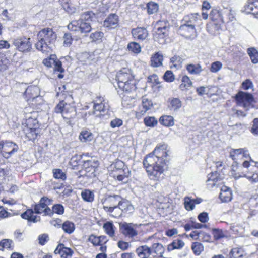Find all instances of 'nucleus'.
Returning a JSON list of instances; mask_svg holds the SVG:
<instances>
[{
	"label": "nucleus",
	"instance_id": "obj_3",
	"mask_svg": "<svg viewBox=\"0 0 258 258\" xmlns=\"http://www.w3.org/2000/svg\"><path fill=\"white\" fill-rule=\"evenodd\" d=\"M84 19L72 21L68 25V28L73 31H80L81 33H87L91 31L92 27L90 13L86 12L84 14Z\"/></svg>",
	"mask_w": 258,
	"mask_h": 258
},
{
	"label": "nucleus",
	"instance_id": "obj_55",
	"mask_svg": "<svg viewBox=\"0 0 258 258\" xmlns=\"http://www.w3.org/2000/svg\"><path fill=\"white\" fill-rule=\"evenodd\" d=\"M212 234L215 239L218 240L225 237V234L222 230L214 229L212 230Z\"/></svg>",
	"mask_w": 258,
	"mask_h": 258
},
{
	"label": "nucleus",
	"instance_id": "obj_9",
	"mask_svg": "<svg viewBox=\"0 0 258 258\" xmlns=\"http://www.w3.org/2000/svg\"><path fill=\"white\" fill-rule=\"evenodd\" d=\"M43 63L47 67H54V71L61 73L57 75L58 78L61 79L63 75L61 73L64 72V70L62 68V63L60 61L57 59L56 55H52L49 57L44 59Z\"/></svg>",
	"mask_w": 258,
	"mask_h": 258
},
{
	"label": "nucleus",
	"instance_id": "obj_35",
	"mask_svg": "<svg viewBox=\"0 0 258 258\" xmlns=\"http://www.w3.org/2000/svg\"><path fill=\"white\" fill-rule=\"evenodd\" d=\"M93 138V135L88 130H83L79 135V139L82 142L91 141Z\"/></svg>",
	"mask_w": 258,
	"mask_h": 258
},
{
	"label": "nucleus",
	"instance_id": "obj_48",
	"mask_svg": "<svg viewBox=\"0 0 258 258\" xmlns=\"http://www.w3.org/2000/svg\"><path fill=\"white\" fill-rule=\"evenodd\" d=\"M25 137L29 141H33L37 137L39 130H25Z\"/></svg>",
	"mask_w": 258,
	"mask_h": 258
},
{
	"label": "nucleus",
	"instance_id": "obj_46",
	"mask_svg": "<svg viewBox=\"0 0 258 258\" xmlns=\"http://www.w3.org/2000/svg\"><path fill=\"white\" fill-rule=\"evenodd\" d=\"M13 242L10 239H3L0 242V250L4 251L5 250L11 249L13 246Z\"/></svg>",
	"mask_w": 258,
	"mask_h": 258
},
{
	"label": "nucleus",
	"instance_id": "obj_18",
	"mask_svg": "<svg viewBox=\"0 0 258 258\" xmlns=\"http://www.w3.org/2000/svg\"><path fill=\"white\" fill-rule=\"evenodd\" d=\"M247 169L242 166H238L237 162L233 163L232 166L231 176L235 179H238L240 177H245L242 174H246Z\"/></svg>",
	"mask_w": 258,
	"mask_h": 258
},
{
	"label": "nucleus",
	"instance_id": "obj_11",
	"mask_svg": "<svg viewBox=\"0 0 258 258\" xmlns=\"http://www.w3.org/2000/svg\"><path fill=\"white\" fill-rule=\"evenodd\" d=\"M30 39L29 38L25 37L17 38L14 40L13 45L19 51L29 52L32 49V44L30 42Z\"/></svg>",
	"mask_w": 258,
	"mask_h": 258
},
{
	"label": "nucleus",
	"instance_id": "obj_19",
	"mask_svg": "<svg viewBox=\"0 0 258 258\" xmlns=\"http://www.w3.org/2000/svg\"><path fill=\"white\" fill-rule=\"evenodd\" d=\"M73 251L71 249L66 247L63 244H59L54 250L55 254H58L61 258H71Z\"/></svg>",
	"mask_w": 258,
	"mask_h": 258
},
{
	"label": "nucleus",
	"instance_id": "obj_17",
	"mask_svg": "<svg viewBox=\"0 0 258 258\" xmlns=\"http://www.w3.org/2000/svg\"><path fill=\"white\" fill-rule=\"evenodd\" d=\"M217 172H212L207 176L206 186L209 189H212L214 187H217L219 185L220 178Z\"/></svg>",
	"mask_w": 258,
	"mask_h": 258
},
{
	"label": "nucleus",
	"instance_id": "obj_4",
	"mask_svg": "<svg viewBox=\"0 0 258 258\" xmlns=\"http://www.w3.org/2000/svg\"><path fill=\"white\" fill-rule=\"evenodd\" d=\"M251 163H254V164H251L248 160H245L243 162V166L247 169L246 174H242L245 176L248 181L251 183L258 182V162H255L251 160Z\"/></svg>",
	"mask_w": 258,
	"mask_h": 258
},
{
	"label": "nucleus",
	"instance_id": "obj_15",
	"mask_svg": "<svg viewBox=\"0 0 258 258\" xmlns=\"http://www.w3.org/2000/svg\"><path fill=\"white\" fill-rule=\"evenodd\" d=\"M130 175L131 171L127 167H124V168L121 170H113V176L115 179L124 183L127 182V178Z\"/></svg>",
	"mask_w": 258,
	"mask_h": 258
},
{
	"label": "nucleus",
	"instance_id": "obj_59",
	"mask_svg": "<svg viewBox=\"0 0 258 258\" xmlns=\"http://www.w3.org/2000/svg\"><path fill=\"white\" fill-rule=\"evenodd\" d=\"M81 157L80 155H75L73 156L70 160V164L74 167L77 166L79 162L81 161Z\"/></svg>",
	"mask_w": 258,
	"mask_h": 258
},
{
	"label": "nucleus",
	"instance_id": "obj_33",
	"mask_svg": "<svg viewBox=\"0 0 258 258\" xmlns=\"http://www.w3.org/2000/svg\"><path fill=\"white\" fill-rule=\"evenodd\" d=\"M159 122L166 127H170L174 124L173 117L170 115H163L159 118Z\"/></svg>",
	"mask_w": 258,
	"mask_h": 258
},
{
	"label": "nucleus",
	"instance_id": "obj_36",
	"mask_svg": "<svg viewBox=\"0 0 258 258\" xmlns=\"http://www.w3.org/2000/svg\"><path fill=\"white\" fill-rule=\"evenodd\" d=\"M164 250V248L161 244L156 243L153 244L151 253L154 252L155 253L156 256L162 257Z\"/></svg>",
	"mask_w": 258,
	"mask_h": 258
},
{
	"label": "nucleus",
	"instance_id": "obj_1",
	"mask_svg": "<svg viewBox=\"0 0 258 258\" xmlns=\"http://www.w3.org/2000/svg\"><path fill=\"white\" fill-rule=\"evenodd\" d=\"M169 152L167 144H159L153 152L146 157L143 164L151 179L158 180L161 178Z\"/></svg>",
	"mask_w": 258,
	"mask_h": 258
},
{
	"label": "nucleus",
	"instance_id": "obj_49",
	"mask_svg": "<svg viewBox=\"0 0 258 258\" xmlns=\"http://www.w3.org/2000/svg\"><path fill=\"white\" fill-rule=\"evenodd\" d=\"M127 48L128 50L135 53H139L141 52V46L140 45L136 42H131L128 44Z\"/></svg>",
	"mask_w": 258,
	"mask_h": 258
},
{
	"label": "nucleus",
	"instance_id": "obj_2",
	"mask_svg": "<svg viewBox=\"0 0 258 258\" xmlns=\"http://www.w3.org/2000/svg\"><path fill=\"white\" fill-rule=\"evenodd\" d=\"M56 38V33L51 28H44L37 34L38 42L35 44V47L44 53H49L53 49Z\"/></svg>",
	"mask_w": 258,
	"mask_h": 258
},
{
	"label": "nucleus",
	"instance_id": "obj_32",
	"mask_svg": "<svg viewBox=\"0 0 258 258\" xmlns=\"http://www.w3.org/2000/svg\"><path fill=\"white\" fill-rule=\"evenodd\" d=\"M103 229L105 233L110 237H113L114 236L115 227L114 226L112 222H107L104 224Z\"/></svg>",
	"mask_w": 258,
	"mask_h": 258
},
{
	"label": "nucleus",
	"instance_id": "obj_51",
	"mask_svg": "<svg viewBox=\"0 0 258 258\" xmlns=\"http://www.w3.org/2000/svg\"><path fill=\"white\" fill-rule=\"evenodd\" d=\"M198 14H194L185 17L184 18L185 24H194V26H195L198 20Z\"/></svg>",
	"mask_w": 258,
	"mask_h": 258
},
{
	"label": "nucleus",
	"instance_id": "obj_61",
	"mask_svg": "<svg viewBox=\"0 0 258 258\" xmlns=\"http://www.w3.org/2000/svg\"><path fill=\"white\" fill-rule=\"evenodd\" d=\"M155 28L162 29V30L165 28L169 30V24L166 21H159L156 23Z\"/></svg>",
	"mask_w": 258,
	"mask_h": 258
},
{
	"label": "nucleus",
	"instance_id": "obj_24",
	"mask_svg": "<svg viewBox=\"0 0 258 258\" xmlns=\"http://www.w3.org/2000/svg\"><path fill=\"white\" fill-rule=\"evenodd\" d=\"M117 209L119 210V211L116 215L113 216L114 217H117L120 216L122 212H126L132 211L133 210V207L128 201L122 200L121 198Z\"/></svg>",
	"mask_w": 258,
	"mask_h": 258
},
{
	"label": "nucleus",
	"instance_id": "obj_7",
	"mask_svg": "<svg viewBox=\"0 0 258 258\" xmlns=\"http://www.w3.org/2000/svg\"><path fill=\"white\" fill-rule=\"evenodd\" d=\"M138 226L137 224L133 223L123 222L119 224V228L121 233L126 237L134 238L136 237L138 234L137 228Z\"/></svg>",
	"mask_w": 258,
	"mask_h": 258
},
{
	"label": "nucleus",
	"instance_id": "obj_13",
	"mask_svg": "<svg viewBox=\"0 0 258 258\" xmlns=\"http://www.w3.org/2000/svg\"><path fill=\"white\" fill-rule=\"evenodd\" d=\"M116 80L117 83L123 81L136 82L131 70L126 68L122 69L117 73Z\"/></svg>",
	"mask_w": 258,
	"mask_h": 258
},
{
	"label": "nucleus",
	"instance_id": "obj_8",
	"mask_svg": "<svg viewBox=\"0 0 258 258\" xmlns=\"http://www.w3.org/2000/svg\"><path fill=\"white\" fill-rule=\"evenodd\" d=\"M55 111L57 113H62L63 117L67 119L73 118L76 115L75 108L66 104L63 101L60 102L56 106Z\"/></svg>",
	"mask_w": 258,
	"mask_h": 258
},
{
	"label": "nucleus",
	"instance_id": "obj_56",
	"mask_svg": "<svg viewBox=\"0 0 258 258\" xmlns=\"http://www.w3.org/2000/svg\"><path fill=\"white\" fill-rule=\"evenodd\" d=\"M170 105L174 110H177L181 107V102L178 98H173L170 101Z\"/></svg>",
	"mask_w": 258,
	"mask_h": 258
},
{
	"label": "nucleus",
	"instance_id": "obj_57",
	"mask_svg": "<svg viewBox=\"0 0 258 258\" xmlns=\"http://www.w3.org/2000/svg\"><path fill=\"white\" fill-rule=\"evenodd\" d=\"M219 92V89L217 87L215 86H208V89L207 92V95L210 96L213 95H217Z\"/></svg>",
	"mask_w": 258,
	"mask_h": 258
},
{
	"label": "nucleus",
	"instance_id": "obj_28",
	"mask_svg": "<svg viewBox=\"0 0 258 258\" xmlns=\"http://www.w3.org/2000/svg\"><path fill=\"white\" fill-rule=\"evenodd\" d=\"M98 163L97 161L95 160H89L84 161L83 166L87 172L94 173L96 168L98 167Z\"/></svg>",
	"mask_w": 258,
	"mask_h": 258
},
{
	"label": "nucleus",
	"instance_id": "obj_14",
	"mask_svg": "<svg viewBox=\"0 0 258 258\" xmlns=\"http://www.w3.org/2000/svg\"><path fill=\"white\" fill-rule=\"evenodd\" d=\"M93 107L94 111L92 112V114L89 113V114L91 116V119H94L96 117H101L103 115L102 113L105 112L108 109L107 106L104 103L99 104L97 100L94 101Z\"/></svg>",
	"mask_w": 258,
	"mask_h": 258
},
{
	"label": "nucleus",
	"instance_id": "obj_30",
	"mask_svg": "<svg viewBox=\"0 0 258 258\" xmlns=\"http://www.w3.org/2000/svg\"><path fill=\"white\" fill-rule=\"evenodd\" d=\"M21 217L23 219L33 222H36L39 220V217L34 215L33 211L31 209L27 210L25 212L22 214Z\"/></svg>",
	"mask_w": 258,
	"mask_h": 258
},
{
	"label": "nucleus",
	"instance_id": "obj_45",
	"mask_svg": "<svg viewBox=\"0 0 258 258\" xmlns=\"http://www.w3.org/2000/svg\"><path fill=\"white\" fill-rule=\"evenodd\" d=\"M191 249L195 254L199 255L204 250V246L200 242H195L192 243Z\"/></svg>",
	"mask_w": 258,
	"mask_h": 258
},
{
	"label": "nucleus",
	"instance_id": "obj_43",
	"mask_svg": "<svg viewBox=\"0 0 258 258\" xmlns=\"http://www.w3.org/2000/svg\"><path fill=\"white\" fill-rule=\"evenodd\" d=\"M181 84L179 86V88L182 90H186L192 85V82L189 77L187 76H183L181 80Z\"/></svg>",
	"mask_w": 258,
	"mask_h": 258
},
{
	"label": "nucleus",
	"instance_id": "obj_63",
	"mask_svg": "<svg viewBox=\"0 0 258 258\" xmlns=\"http://www.w3.org/2000/svg\"><path fill=\"white\" fill-rule=\"evenodd\" d=\"M163 78L166 81L171 82L174 81V76L171 71H167L163 76Z\"/></svg>",
	"mask_w": 258,
	"mask_h": 258
},
{
	"label": "nucleus",
	"instance_id": "obj_29",
	"mask_svg": "<svg viewBox=\"0 0 258 258\" xmlns=\"http://www.w3.org/2000/svg\"><path fill=\"white\" fill-rule=\"evenodd\" d=\"M136 252L140 258H148L151 254V249L148 246L144 245L138 247Z\"/></svg>",
	"mask_w": 258,
	"mask_h": 258
},
{
	"label": "nucleus",
	"instance_id": "obj_53",
	"mask_svg": "<svg viewBox=\"0 0 258 258\" xmlns=\"http://www.w3.org/2000/svg\"><path fill=\"white\" fill-rule=\"evenodd\" d=\"M144 122L146 126L153 127L157 124V120L154 117H148L145 118Z\"/></svg>",
	"mask_w": 258,
	"mask_h": 258
},
{
	"label": "nucleus",
	"instance_id": "obj_42",
	"mask_svg": "<svg viewBox=\"0 0 258 258\" xmlns=\"http://www.w3.org/2000/svg\"><path fill=\"white\" fill-rule=\"evenodd\" d=\"M258 4V1L256 0H248L245 5V10L248 13L257 14L258 11L255 10V5Z\"/></svg>",
	"mask_w": 258,
	"mask_h": 258
},
{
	"label": "nucleus",
	"instance_id": "obj_64",
	"mask_svg": "<svg viewBox=\"0 0 258 258\" xmlns=\"http://www.w3.org/2000/svg\"><path fill=\"white\" fill-rule=\"evenodd\" d=\"M171 62L175 68L180 67L181 61V58L179 56L175 55L170 59Z\"/></svg>",
	"mask_w": 258,
	"mask_h": 258
},
{
	"label": "nucleus",
	"instance_id": "obj_50",
	"mask_svg": "<svg viewBox=\"0 0 258 258\" xmlns=\"http://www.w3.org/2000/svg\"><path fill=\"white\" fill-rule=\"evenodd\" d=\"M158 5L153 2H150L147 4V10L148 13L151 14L157 12L158 10Z\"/></svg>",
	"mask_w": 258,
	"mask_h": 258
},
{
	"label": "nucleus",
	"instance_id": "obj_34",
	"mask_svg": "<svg viewBox=\"0 0 258 258\" xmlns=\"http://www.w3.org/2000/svg\"><path fill=\"white\" fill-rule=\"evenodd\" d=\"M163 56L159 53H155L151 58V64L153 67H158L162 65Z\"/></svg>",
	"mask_w": 258,
	"mask_h": 258
},
{
	"label": "nucleus",
	"instance_id": "obj_41",
	"mask_svg": "<svg viewBox=\"0 0 258 258\" xmlns=\"http://www.w3.org/2000/svg\"><path fill=\"white\" fill-rule=\"evenodd\" d=\"M81 197L84 201L87 202H92L94 199L93 192L89 189H85L81 192Z\"/></svg>",
	"mask_w": 258,
	"mask_h": 258
},
{
	"label": "nucleus",
	"instance_id": "obj_47",
	"mask_svg": "<svg viewBox=\"0 0 258 258\" xmlns=\"http://www.w3.org/2000/svg\"><path fill=\"white\" fill-rule=\"evenodd\" d=\"M62 227L64 231L68 234L73 233L75 230L74 224L70 221L64 222Z\"/></svg>",
	"mask_w": 258,
	"mask_h": 258
},
{
	"label": "nucleus",
	"instance_id": "obj_62",
	"mask_svg": "<svg viewBox=\"0 0 258 258\" xmlns=\"http://www.w3.org/2000/svg\"><path fill=\"white\" fill-rule=\"evenodd\" d=\"M222 64L220 61H216L212 63L210 71L212 72L216 73L220 70L222 68Z\"/></svg>",
	"mask_w": 258,
	"mask_h": 258
},
{
	"label": "nucleus",
	"instance_id": "obj_23",
	"mask_svg": "<svg viewBox=\"0 0 258 258\" xmlns=\"http://www.w3.org/2000/svg\"><path fill=\"white\" fill-rule=\"evenodd\" d=\"M168 30L163 28V30L160 28H155L153 32V38L155 41L162 43L164 42V39L168 35Z\"/></svg>",
	"mask_w": 258,
	"mask_h": 258
},
{
	"label": "nucleus",
	"instance_id": "obj_6",
	"mask_svg": "<svg viewBox=\"0 0 258 258\" xmlns=\"http://www.w3.org/2000/svg\"><path fill=\"white\" fill-rule=\"evenodd\" d=\"M235 100L238 106L248 110L251 107L254 98L250 93L239 91L235 96Z\"/></svg>",
	"mask_w": 258,
	"mask_h": 258
},
{
	"label": "nucleus",
	"instance_id": "obj_26",
	"mask_svg": "<svg viewBox=\"0 0 258 258\" xmlns=\"http://www.w3.org/2000/svg\"><path fill=\"white\" fill-rule=\"evenodd\" d=\"M117 86L119 89L126 92L134 91L136 89V82H133L123 81L117 82Z\"/></svg>",
	"mask_w": 258,
	"mask_h": 258
},
{
	"label": "nucleus",
	"instance_id": "obj_37",
	"mask_svg": "<svg viewBox=\"0 0 258 258\" xmlns=\"http://www.w3.org/2000/svg\"><path fill=\"white\" fill-rule=\"evenodd\" d=\"M184 245L185 243L182 240L180 239L175 240L168 245L167 249L169 251L174 249H180L183 248Z\"/></svg>",
	"mask_w": 258,
	"mask_h": 258
},
{
	"label": "nucleus",
	"instance_id": "obj_12",
	"mask_svg": "<svg viewBox=\"0 0 258 258\" xmlns=\"http://www.w3.org/2000/svg\"><path fill=\"white\" fill-rule=\"evenodd\" d=\"M51 201L47 198L43 197L41 199L39 204L36 205L34 207L35 213L40 214L44 213L45 215H48L51 213V210L48 206L51 204Z\"/></svg>",
	"mask_w": 258,
	"mask_h": 258
},
{
	"label": "nucleus",
	"instance_id": "obj_38",
	"mask_svg": "<svg viewBox=\"0 0 258 258\" xmlns=\"http://www.w3.org/2000/svg\"><path fill=\"white\" fill-rule=\"evenodd\" d=\"M247 52L251 62L254 64L258 63V51L253 47H250L247 49Z\"/></svg>",
	"mask_w": 258,
	"mask_h": 258
},
{
	"label": "nucleus",
	"instance_id": "obj_44",
	"mask_svg": "<svg viewBox=\"0 0 258 258\" xmlns=\"http://www.w3.org/2000/svg\"><path fill=\"white\" fill-rule=\"evenodd\" d=\"M242 148L237 149H232L229 152L230 157L234 161V163L236 160L241 158Z\"/></svg>",
	"mask_w": 258,
	"mask_h": 258
},
{
	"label": "nucleus",
	"instance_id": "obj_60",
	"mask_svg": "<svg viewBox=\"0 0 258 258\" xmlns=\"http://www.w3.org/2000/svg\"><path fill=\"white\" fill-rule=\"evenodd\" d=\"M52 211L58 214H62L64 213V208L60 204H56L53 206Z\"/></svg>",
	"mask_w": 258,
	"mask_h": 258
},
{
	"label": "nucleus",
	"instance_id": "obj_27",
	"mask_svg": "<svg viewBox=\"0 0 258 258\" xmlns=\"http://www.w3.org/2000/svg\"><path fill=\"white\" fill-rule=\"evenodd\" d=\"M88 240L94 246L105 244L108 241L107 237L105 236H96L93 234L89 237Z\"/></svg>",
	"mask_w": 258,
	"mask_h": 258
},
{
	"label": "nucleus",
	"instance_id": "obj_10",
	"mask_svg": "<svg viewBox=\"0 0 258 258\" xmlns=\"http://www.w3.org/2000/svg\"><path fill=\"white\" fill-rule=\"evenodd\" d=\"M0 149L3 156L6 158H8L11 155L18 151V146L11 142L1 141L0 142Z\"/></svg>",
	"mask_w": 258,
	"mask_h": 258
},
{
	"label": "nucleus",
	"instance_id": "obj_52",
	"mask_svg": "<svg viewBox=\"0 0 258 258\" xmlns=\"http://www.w3.org/2000/svg\"><path fill=\"white\" fill-rule=\"evenodd\" d=\"M184 204L185 208L188 211L193 210L195 207L194 200L189 197L184 198Z\"/></svg>",
	"mask_w": 258,
	"mask_h": 258
},
{
	"label": "nucleus",
	"instance_id": "obj_22",
	"mask_svg": "<svg viewBox=\"0 0 258 258\" xmlns=\"http://www.w3.org/2000/svg\"><path fill=\"white\" fill-rule=\"evenodd\" d=\"M118 25V16L114 14L109 15L104 21V26L109 28H115Z\"/></svg>",
	"mask_w": 258,
	"mask_h": 258
},
{
	"label": "nucleus",
	"instance_id": "obj_54",
	"mask_svg": "<svg viewBox=\"0 0 258 258\" xmlns=\"http://www.w3.org/2000/svg\"><path fill=\"white\" fill-rule=\"evenodd\" d=\"M104 34L102 32L96 31L90 34V38L92 41L100 40L103 37Z\"/></svg>",
	"mask_w": 258,
	"mask_h": 258
},
{
	"label": "nucleus",
	"instance_id": "obj_21",
	"mask_svg": "<svg viewBox=\"0 0 258 258\" xmlns=\"http://www.w3.org/2000/svg\"><path fill=\"white\" fill-rule=\"evenodd\" d=\"M219 198L222 202H229L232 199V194L231 189L227 186H223L221 188Z\"/></svg>",
	"mask_w": 258,
	"mask_h": 258
},
{
	"label": "nucleus",
	"instance_id": "obj_16",
	"mask_svg": "<svg viewBox=\"0 0 258 258\" xmlns=\"http://www.w3.org/2000/svg\"><path fill=\"white\" fill-rule=\"evenodd\" d=\"M179 31L181 35L186 38L194 37L196 35L195 26L191 24H183L180 27Z\"/></svg>",
	"mask_w": 258,
	"mask_h": 258
},
{
	"label": "nucleus",
	"instance_id": "obj_39",
	"mask_svg": "<svg viewBox=\"0 0 258 258\" xmlns=\"http://www.w3.org/2000/svg\"><path fill=\"white\" fill-rule=\"evenodd\" d=\"M186 70L191 74L198 75L202 71V67L200 64L196 65L190 64L186 66Z\"/></svg>",
	"mask_w": 258,
	"mask_h": 258
},
{
	"label": "nucleus",
	"instance_id": "obj_58",
	"mask_svg": "<svg viewBox=\"0 0 258 258\" xmlns=\"http://www.w3.org/2000/svg\"><path fill=\"white\" fill-rule=\"evenodd\" d=\"M63 45L66 47L70 46L72 42L73 39L70 33H65L63 36Z\"/></svg>",
	"mask_w": 258,
	"mask_h": 258
},
{
	"label": "nucleus",
	"instance_id": "obj_5",
	"mask_svg": "<svg viewBox=\"0 0 258 258\" xmlns=\"http://www.w3.org/2000/svg\"><path fill=\"white\" fill-rule=\"evenodd\" d=\"M121 197L118 195L107 196L101 200L104 210L109 213H111L115 209H117Z\"/></svg>",
	"mask_w": 258,
	"mask_h": 258
},
{
	"label": "nucleus",
	"instance_id": "obj_31",
	"mask_svg": "<svg viewBox=\"0 0 258 258\" xmlns=\"http://www.w3.org/2000/svg\"><path fill=\"white\" fill-rule=\"evenodd\" d=\"M246 255V252L241 247L232 248L229 253L230 258H240Z\"/></svg>",
	"mask_w": 258,
	"mask_h": 258
},
{
	"label": "nucleus",
	"instance_id": "obj_40",
	"mask_svg": "<svg viewBox=\"0 0 258 258\" xmlns=\"http://www.w3.org/2000/svg\"><path fill=\"white\" fill-rule=\"evenodd\" d=\"M142 106L143 109L141 110V112L143 114L152 107L153 103L151 100L146 97H143L142 101Z\"/></svg>",
	"mask_w": 258,
	"mask_h": 258
},
{
	"label": "nucleus",
	"instance_id": "obj_25",
	"mask_svg": "<svg viewBox=\"0 0 258 258\" xmlns=\"http://www.w3.org/2000/svg\"><path fill=\"white\" fill-rule=\"evenodd\" d=\"M39 89L37 86H31L26 89L24 95L27 98V100H29L37 97L39 95Z\"/></svg>",
	"mask_w": 258,
	"mask_h": 258
},
{
	"label": "nucleus",
	"instance_id": "obj_20",
	"mask_svg": "<svg viewBox=\"0 0 258 258\" xmlns=\"http://www.w3.org/2000/svg\"><path fill=\"white\" fill-rule=\"evenodd\" d=\"M132 34L135 39L140 40L145 39L148 35L147 30L143 27H137L132 29Z\"/></svg>",
	"mask_w": 258,
	"mask_h": 258
}]
</instances>
